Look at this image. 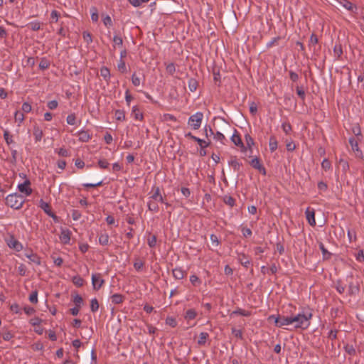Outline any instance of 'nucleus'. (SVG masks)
Wrapping results in <instances>:
<instances>
[{
    "label": "nucleus",
    "mask_w": 364,
    "mask_h": 364,
    "mask_svg": "<svg viewBox=\"0 0 364 364\" xmlns=\"http://www.w3.org/2000/svg\"><path fill=\"white\" fill-rule=\"evenodd\" d=\"M5 200L6 205L15 210L22 208L23 203H25L23 196L18 193L9 194L7 196Z\"/></svg>",
    "instance_id": "f257e3e1"
},
{
    "label": "nucleus",
    "mask_w": 364,
    "mask_h": 364,
    "mask_svg": "<svg viewBox=\"0 0 364 364\" xmlns=\"http://www.w3.org/2000/svg\"><path fill=\"white\" fill-rule=\"evenodd\" d=\"M346 282L348 287V295L350 297L355 296L360 291V286L358 281H355L354 277L350 274L346 277Z\"/></svg>",
    "instance_id": "f03ea898"
},
{
    "label": "nucleus",
    "mask_w": 364,
    "mask_h": 364,
    "mask_svg": "<svg viewBox=\"0 0 364 364\" xmlns=\"http://www.w3.org/2000/svg\"><path fill=\"white\" fill-rule=\"evenodd\" d=\"M312 318V313L311 311L300 313V316L298 319V322L294 325L296 328L306 329L310 326V320Z\"/></svg>",
    "instance_id": "7ed1b4c3"
},
{
    "label": "nucleus",
    "mask_w": 364,
    "mask_h": 364,
    "mask_svg": "<svg viewBox=\"0 0 364 364\" xmlns=\"http://www.w3.org/2000/svg\"><path fill=\"white\" fill-rule=\"evenodd\" d=\"M203 118V114L201 112H198L189 117L188 124L193 129H198L200 127Z\"/></svg>",
    "instance_id": "20e7f679"
},
{
    "label": "nucleus",
    "mask_w": 364,
    "mask_h": 364,
    "mask_svg": "<svg viewBox=\"0 0 364 364\" xmlns=\"http://www.w3.org/2000/svg\"><path fill=\"white\" fill-rule=\"evenodd\" d=\"M48 216L52 218L55 222H58V217L52 211L49 203L45 202L43 199L39 201L38 205Z\"/></svg>",
    "instance_id": "39448f33"
},
{
    "label": "nucleus",
    "mask_w": 364,
    "mask_h": 364,
    "mask_svg": "<svg viewBox=\"0 0 364 364\" xmlns=\"http://www.w3.org/2000/svg\"><path fill=\"white\" fill-rule=\"evenodd\" d=\"M231 141L235 146L240 148L242 152L247 151V147H245V146L244 145L241 139L240 135L236 129H235L234 134L231 136Z\"/></svg>",
    "instance_id": "423d86ee"
},
{
    "label": "nucleus",
    "mask_w": 364,
    "mask_h": 364,
    "mask_svg": "<svg viewBox=\"0 0 364 364\" xmlns=\"http://www.w3.org/2000/svg\"><path fill=\"white\" fill-rule=\"evenodd\" d=\"M249 163L252 168L259 171V173H261L263 176H265L267 174L266 168L261 163V161L259 157L255 156Z\"/></svg>",
    "instance_id": "0eeeda50"
},
{
    "label": "nucleus",
    "mask_w": 364,
    "mask_h": 364,
    "mask_svg": "<svg viewBox=\"0 0 364 364\" xmlns=\"http://www.w3.org/2000/svg\"><path fill=\"white\" fill-rule=\"evenodd\" d=\"M31 181L28 179H26L23 183H20L18 186V190L21 193L25 194L26 196H30L33 190L30 187Z\"/></svg>",
    "instance_id": "6e6552de"
},
{
    "label": "nucleus",
    "mask_w": 364,
    "mask_h": 364,
    "mask_svg": "<svg viewBox=\"0 0 364 364\" xmlns=\"http://www.w3.org/2000/svg\"><path fill=\"white\" fill-rule=\"evenodd\" d=\"M291 320L290 316H284L278 314L275 318V326L277 327H282L284 326L290 325L291 324Z\"/></svg>",
    "instance_id": "1a4fd4ad"
},
{
    "label": "nucleus",
    "mask_w": 364,
    "mask_h": 364,
    "mask_svg": "<svg viewBox=\"0 0 364 364\" xmlns=\"http://www.w3.org/2000/svg\"><path fill=\"white\" fill-rule=\"evenodd\" d=\"M92 283L95 290H99L105 283V280L101 279L100 274H93L92 275Z\"/></svg>",
    "instance_id": "9d476101"
},
{
    "label": "nucleus",
    "mask_w": 364,
    "mask_h": 364,
    "mask_svg": "<svg viewBox=\"0 0 364 364\" xmlns=\"http://www.w3.org/2000/svg\"><path fill=\"white\" fill-rule=\"evenodd\" d=\"M7 245L8 246L15 250L17 252H20L23 249L22 244L17 240L13 235L10 237V238L7 240Z\"/></svg>",
    "instance_id": "9b49d317"
},
{
    "label": "nucleus",
    "mask_w": 364,
    "mask_h": 364,
    "mask_svg": "<svg viewBox=\"0 0 364 364\" xmlns=\"http://www.w3.org/2000/svg\"><path fill=\"white\" fill-rule=\"evenodd\" d=\"M349 144H350L352 150L354 152L360 153V155H357V157L360 158V159H363V155L361 150L359 149L358 140H356L354 137H350L349 139Z\"/></svg>",
    "instance_id": "f8f14e48"
},
{
    "label": "nucleus",
    "mask_w": 364,
    "mask_h": 364,
    "mask_svg": "<svg viewBox=\"0 0 364 364\" xmlns=\"http://www.w3.org/2000/svg\"><path fill=\"white\" fill-rule=\"evenodd\" d=\"M71 232L68 229H63L60 235V240L62 243L67 245L70 241Z\"/></svg>",
    "instance_id": "ddd939ff"
},
{
    "label": "nucleus",
    "mask_w": 364,
    "mask_h": 364,
    "mask_svg": "<svg viewBox=\"0 0 364 364\" xmlns=\"http://www.w3.org/2000/svg\"><path fill=\"white\" fill-rule=\"evenodd\" d=\"M229 166H232L235 171H239L242 166V163L239 162L236 156H230L228 161Z\"/></svg>",
    "instance_id": "4468645a"
},
{
    "label": "nucleus",
    "mask_w": 364,
    "mask_h": 364,
    "mask_svg": "<svg viewBox=\"0 0 364 364\" xmlns=\"http://www.w3.org/2000/svg\"><path fill=\"white\" fill-rule=\"evenodd\" d=\"M334 287L336 288V289L337 290V291L339 294L344 293V291H345V290H346V289L347 287V283L346 282V279L345 280L338 279L334 283Z\"/></svg>",
    "instance_id": "2eb2a0df"
},
{
    "label": "nucleus",
    "mask_w": 364,
    "mask_h": 364,
    "mask_svg": "<svg viewBox=\"0 0 364 364\" xmlns=\"http://www.w3.org/2000/svg\"><path fill=\"white\" fill-rule=\"evenodd\" d=\"M237 259H238L239 262L243 267H245L246 268H247L250 266V264H251V261H250L249 257L244 253L238 254Z\"/></svg>",
    "instance_id": "dca6fc26"
},
{
    "label": "nucleus",
    "mask_w": 364,
    "mask_h": 364,
    "mask_svg": "<svg viewBox=\"0 0 364 364\" xmlns=\"http://www.w3.org/2000/svg\"><path fill=\"white\" fill-rule=\"evenodd\" d=\"M306 220H308L309 223L312 225V226H314L316 225V220H315V212L314 210L312 209V210H310L309 208H308L306 210Z\"/></svg>",
    "instance_id": "f3484780"
},
{
    "label": "nucleus",
    "mask_w": 364,
    "mask_h": 364,
    "mask_svg": "<svg viewBox=\"0 0 364 364\" xmlns=\"http://www.w3.org/2000/svg\"><path fill=\"white\" fill-rule=\"evenodd\" d=\"M77 135L79 137V141L82 142H87L92 138V135L87 130H81L78 132Z\"/></svg>",
    "instance_id": "a211bd4d"
},
{
    "label": "nucleus",
    "mask_w": 364,
    "mask_h": 364,
    "mask_svg": "<svg viewBox=\"0 0 364 364\" xmlns=\"http://www.w3.org/2000/svg\"><path fill=\"white\" fill-rule=\"evenodd\" d=\"M33 136L36 142L41 141L43 136V130L38 125L33 126Z\"/></svg>",
    "instance_id": "6ab92c4d"
},
{
    "label": "nucleus",
    "mask_w": 364,
    "mask_h": 364,
    "mask_svg": "<svg viewBox=\"0 0 364 364\" xmlns=\"http://www.w3.org/2000/svg\"><path fill=\"white\" fill-rule=\"evenodd\" d=\"M26 257L36 265H41V257L37 254L33 253L32 250H31V255H26Z\"/></svg>",
    "instance_id": "aec40b11"
},
{
    "label": "nucleus",
    "mask_w": 364,
    "mask_h": 364,
    "mask_svg": "<svg viewBox=\"0 0 364 364\" xmlns=\"http://www.w3.org/2000/svg\"><path fill=\"white\" fill-rule=\"evenodd\" d=\"M172 274L176 279H182L186 274V272L181 267H176L173 269Z\"/></svg>",
    "instance_id": "412c9836"
},
{
    "label": "nucleus",
    "mask_w": 364,
    "mask_h": 364,
    "mask_svg": "<svg viewBox=\"0 0 364 364\" xmlns=\"http://www.w3.org/2000/svg\"><path fill=\"white\" fill-rule=\"evenodd\" d=\"M132 115L135 119L143 120L144 115L140 109L137 106H134L132 109Z\"/></svg>",
    "instance_id": "4be33fe9"
},
{
    "label": "nucleus",
    "mask_w": 364,
    "mask_h": 364,
    "mask_svg": "<svg viewBox=\"0 0 364 364\" xmlns=\"http://www.w3.org/2000/svg\"><path fill=\"white\" fill-rule=\"evenodd\" d=\"M100 75L108 84L111 77L109 69L105 66L102 67L100 68Z\"/></svg>",
    "instance_id": "5701e85b"
},
{
    "label": "nucleus",
    "mask_w": 364,
    "mask_h": 364,
    "mask_svg": "<svg viewBox=\"0 0 364 364\" xmlns=\"http://www.w3.org/2000/svg\"><path fill=\"white\" fill-rule=\"evenodd\" d=\"M72 301L75 304V306L82 308V305L84 304V300L82 297L78 294H75V295L72 294Z\"/></svg>",
    "instance_id": "b1692460"
},
{
    "label": "nucleus",
    "mask_w": 364,
    "mask_h": 364,
    "mask_svg": "<svg viewBox=\"0 0 364 364\" xmlns=\"http://www.w3.org/2000/svg\"><path fill=\"white\" fill-rule=\"evenodd\" d=\"M338 167H341L342 171L346 174L350 168L348 162L343 158H341L338 160Z\"/></svg>",
    "instance_id": "393cba45"
},
{
    "label": "nucleus",
    "mask_w": 364,
    "mask_h": 364,
    "mask_svg": "<svg viewBox=\"0 0 364 364\" xmlns=\"http://www.w3.org/2000/svg\"><path fill=\"white\" fill-rule=\"evenodd\" d=\"M153 189H154V193L151 196V198L159 200L161 203H164V199L161 195L159 187H154Z\"/></svg>",
    "instance_id": "a878e982"
},
{
    "label": "nucleus",
    "mask_w": 364,
    "mask_h": 364,
    "mask_svg": "<svg viewBox=\"0 0 364 364\" xmlns=\"http://www.w3.org/2000/svg\"><path fill=\"white\" fill-rule=\"evenodd\" d=\"M125 299V296L120 294H114L111 296L112 302L114 304H122Z\"/></svg>",
    "instance_id": "bb28decb"
},
{
    "label": "nucleus",
    "mask_w": 364,
    "mask_h": 364,
    "mask_svg": "<svg viewBox=\"0 0 364 364\" xmlns=\"http://www.w3.org/2000/svg\"><path fill=\"white\" fill-rule=\"evenodd\" d=\"M278 142L275 136L272 135L269 138V146L271 152H274L277 149Z\"/></svg>",
    "instance_id": "cd10ccee"
},
{
    "label": "nucleus",
    "mask_w": 364,
    "mask_h": 364,
    "mask_svg": "<svg viewBox=\"0 0 364 364\" xmlns=\"http://www.w3.org/2000/svg\"><path fill=\"white\" fill-rule=\"evenodd\" d=\"M245 139L247 144V146H245V147H247V150L249 149L250 151H252V147L255 145L253 138L248 133H247L245 134Z\"/></svg>",
    "instance_id": "c85d7f7f"
},
{
    "label": "nucleus",
    "mask_w": 364,
    "mask_h": 364,
    "mask_svg": "<svg viewBox=\"0 0 364 364\" xmlns=\"http://www.w3.org/2000/svg\"><path fill=\"white\" fill-rule=\"evenodd\" d=\"M251 314H252L251 311H246V310L242 309L240 308H237L236 310L233 311L231 313V316L240 315V316H246V317L251 316Z\"/></svg>",
    "instance_id": "c756f323"
},
{
    "label": "nucleus",
    "mask_w": 364,
    "mask_h": 364,
    "mask_svg": "<svg viewBox=\"0 0 364 364\" xmlns=\"http://www.w3.org/2000/svg\"><path fill=\"white\" fill-rule=\"evenodd\" d=\"M188 86L191 92H195L198 86V82L195 78H190L188 82Z\"/></svg>",
    "instance_id": "7c9ffc66"
},
{
    "label": "nucleus",
    "mask_w": 364,
    "mask_h": 364,
    "mask_svg": "<svg viewBox=\"0 0 364 364\" xmlns=\"http://www.w3.org/2000/svg\"><path fill=\"white\" fill-rule=\"evenodd\" d=\"M319 249L322 252L323 255V259H329L331 257V253L329 252L325 247L324 245L322 242H320L319 245Z\"/></svg>",
    "instance_id": "2f4dec72"
},
{
    "label": "nucleus",
    "mask_w": 364,
    "mask_h": 364,
    "mask_svg": "<svg viewBox=\"0 0 364 364\" xmlns=\"http://www.w3.org/2000/svg\"><path fill=\"white\" fill-rule=\"evenodd\" d=\"M72 282L77 287H82L85 283V280L80 275L74 276L72 278Z\"/></svg>",
    "instance_id": "473e14b6"
},
{
    "label": "nucleus",
    "mask_w": 364,
    "mask_h": 364,
    "mask_svg": "<svg viewBox=\"0 0 364 364\" xmlns=\"http://www.w3.org/2000/svg\"><path fill=\"white\" fill-rule=\"evenodd\" d=\"M341 4L344 8H346L348 11H353L354 9L357 10L356 6L348 0H343L342 1H341Z\"/></svg>",
    "instance_id": "72a5a7b5"
},
{
    "label": "nucleus",
    "mask_w": 364,
    "mask_h": 364,
    "mask_svg": "<svg viewBox=\"0 0 364 364\" xmlns=\"http://www.w3.org/2000/svg\"><path fill=\"white\" fill-rule=\"evenodd\" d=\"M208 337H209V334L207 332H201L199 335L198 344L199 346L205 345Z\"/></svg>",
    "instance_id": "f704fd0d"
},
{
    "label": "nucleus",
    "mask_w": 364,
    "mask_h": 364,
    "mask_svg": "<svg viewBox=\"0 0 364 364\" xmlns=\"http://www.w3.org/2000/svg\"><path fill=\"white\" fill-rule=\"evenodd\" d=\"M109 237L107 233L101 234L99 236V243L101 245H103V246L107 245L109 244Z\"/></svg>",
    "instance_id": "c9c22d12"
},
{
    "label": "nucleus",
    "mask_w": 364,
    "mask_h": 364,
    "mask_svg": "<svg viewBox=\"0 0 364 364\" xmlns=\"http://www.w3.org/2000/svg\"><path fill=\"white\" fill-rule=\"evenodd\" d=\"M196 316H197V312L196 311V310L193 309H190L186 311L184 317L186 320H193V319L196 318Z\"/></svg>",
    "instance_id": "e433bc0d"
},
{
    "label": "nucleus",
    "mask_w": 364,
    "mask_h": 364,
    "mask_svg": "<svg viewBox=\"0 0 364 364\" xmlns=\"http://www.w3.org/2000/svg\"><path fill=\"white\" fill-rule=\"evenodd\" d=\"M50 64V61L48 59H46V58H41L40 63L38 65L39 69L41 70H46L49 68Z\"/></svg>",
    "instance_id": "4c0bfd02"
},
{
    "label": "nucleus",
    "mask_w": 364,
    "mask_h": 364,
    "mask_svg": "<svg viewBox=\"0 0 364 364\" xmlns=\"http://www.w3.org/2000/svg\"><path fill=\"white\" fill-rule=\"evenodd\" d=\"M114 117L117 121H124L125 112L122 109H117L114 112Z\"/></svg>",
    "instance_id": "58836bf2"
},
{
    "label": "nucleus",
    "mask_w": 364,
    "mask_h": 364,
    "mask_svg": "<svg viewBox=\"0 0 364 364\" xmlns=\"http://www.w3.org/2000/svg\"><path fill=\"white\" fill-rule=\"evenodd\" d=\"M223 202L230 206L231 208L235 205V199L230 196H225L223 197Z\"/></svg>",
    "instance_id": "ea45409f"
},
{
    "label": "nucleus",
    "mask_w": 364,
    "mask_h": 364,
    "mask_svg": "<svg viewBox=\"0 0 364 364\" xmlns=\"http://www.w3.org/2000/svg\"><path fill=\"white\" fill-rule=\"evenodd\" d=\"M99 309V302L96 298H93L90 301V311L93 313L97 311Z\"/></svg>",
    "instance_id": "a19ab883"
},
{
    "label": "nucleus",
    "mask_w": 364,
    "mask_h": 364,
    "mask_svg": "<svg viewBox=\"0 0 364 364\" xmlns=\"http://www.w3.org/2000/svg\"><path fill=\"white\" fill-rule=\"evenodd\" d=\"M345 351L350 355H355L356 354V350L353 346L346 344L343 347Z\"/></svg>",
    "instance_id": "79ce46f5"
},
{
    "label": "nucleus",
    "mask_w": 364,
    "mask_h": 364,
    "mask_svg": "<svg viewBox=\"0 0 364 364\" xmlns=\"http://www.w3.org/2000/svg\"><path fill=\"white\" fill-rule=\"evenodd\" d=\"M42 23L38 21L30 22L28 26L31 28V29L33 31H37L41 29Z\"/></svg>",
    "instance_id": "37998d69"
},
{
    "label": "nucleus",
    "mask_w": 364,
    "mask_h": 364,
    "mask_svg": "<svg viewBox=\"0 0 364 364\" xmlns=\"http://www.w3.org/2000/svg\"><path fill=\"white\" fill-rule=\"evenodd\" d=\"M318 43V37L316 34L312 33L310 36L309 46L311 48V47H314Z\"/></svg>",
    "instance_id": "c03bdc74"
},
{
    "label": "nucleus",
    "mask_w": 364,
    "mask_h": 364,
    "mask_svg": "<svg viewBox=\"0 0 364 364\" xmlns=\"http://www.w3.org/2000/svg\"><path fill=\"white\" fill-rule=\"evenodd\" d=\"M213 138L215 140L220 141L223 144H225V141H226L225 136L220 132L214 133Z\"/></svg>",
    "instance_id": "a18cd8bd"
},
{
    "label": "nucleus",
    "mask_w": 364,
    "mask_h": 364,
    "mask_svg": "<svg viewBox=\"0 0 364 364\" xmlns=\"http://www.w3.org/2000/svg\"><path fill=\"white\" fill-rule=\"evenodd\" d=\"M4 138L5 139L6 143L8 145H10L11 144L14 143L12 136L10 134L9 132L7 129L4 131Z\"/></svg>",
    "instance_id": "49530a36"
},
{
    "label": "nucleus",
    "mask_w": 364,
    "mask_h": 364,
    "mask_svg": "<svg viewBox=\"0 0 364 364\" xmlns=\"http://www.w3.org/2000/svg\"><path fill=\"white\" fill-rule=\"evenodd\" d=\"M195 141H196L198 144V145L200 146V148H202V149L207 148L210 144V141H206L201 139L198 137L196 138Z\"/></svg>",
    "instance_id": "de8ad7c7"
},
{
    "label": "nucleus",
    "mask_w": 364,
    "mask_h": 364,
    "mask_svg": "<svg viewBox=\"0 0 364 364\" xmlns=\"http://www.w3.org/2000/svg\"><path fill=\"white\" fill-rule=\"evenodd\" d=\"M147 206H148L149 210H150L153 213H157L159 210V205L156 203L152 202V201H149Z\"/></svg>",
    "instance_id": "09e8293b"
},
{
    "label": "nucleus",
    "mask_w": 364,
    "mask_h": 364,
    "mask_svg": "<svg viewBox=\"0 0 364 364\" xmlns=\"http://www.w3.org/2000/svg\"><path fill=\"white\" fill-rule=\"evenodd\" d=\"M190 281L194 287H198L201 284L200 279L196 274H193L190 277Z\"/></svg>",
    "instance_id": "8fccbe9b"
},
{
    "label": "nucleus",
    "mask_w": 364,
    "mask_h": 364,
    "mask_svg": "<svg viewBox=\"0 0 364 364\" xmlns=\"http://www.w3.org/2000/svg\"><path fill=\"white\" fill-rule=\"evenodd\" d=\"M144 265V262L140 260L139 258H136L135 262H134V267L137 272H139L142 269Z\"/></svg>",
    "instance_id": "3c124183"
},
{
    "label": "nucleus",
    "mask_w": 364,
    "mask_h": 364,
    "mask_svg": "<svg viewBox=\"0 0 364 364\" xmlns=\"http://www.w3.org/2000/svg\"><path fill=\"white\" fill-rule=\"evenodd\" d=\"M150 0H128L129 3L134 7H139L144 3H147Z\"/></svg>",
    "instance_id": "603ef678"
},
{
    "label": "nucleus",
    "mask_w": 364,
    "mask_h": 364,
    "mask_svg": "<svg viewBox=\"0 0 364 364\" xmlns=\"http://www.w3.org/2000/svg\"><path fill=\"white\" fill-rule=\"evenodd\" d=\"M66 122L70 125H75L76 124V116L75 113L69 114L66 118Z\"/></svg>",
    "instance_id": "864d4df0"
},
{
    "label": "nucleus",
    "mask_w": 364,
    "mask_h": 364,
    "mask_svg": "<svg viewBox=\"0 0 364 364\" xmlns=\"http://www.w3.org/2000/svg\"><path fill=\"white\" fill-rule=\"evenodd\" d=\"M82 36H83L84 41L87 44H90V43H91L92 42V34L89 31H84L82 33Z\"/></svg>",
    "instance_id": "5fc2aeb1"
},
{
    "label": "nucleus",
    "mask_w": 364,
    "mask_h": 364,
    "mask_svg": "<svg viewBox=\"0 0 364 364\" xmlns=\"http://www.w3.org/2000/svg\"><path fill=\"white\" fill-rule=\"evenodd\" d=\"M117 68H118L119 71H120L122 73H125L127 72L126 64L123 60H122V59L119 60L118 65H117Z\"/></svg>",
    "instance_id": "6e6d98bb"
},
{
    "label": "nucleus",
    "mask_w": 364,
    "mask_h": 364,
    "mask_svg": "<svg viewBox=\"0 0 364 364\" xmlns=\"http://www.w3.org/2000/svg\"><path fill=\"white\" fill-rule=\"evenodd\" d=\"M29 301L32 304H37L38 303V291L35 290L31 292V294L29 296Z\"/></svg>",
    "instance_id": "4d7b16f0"
},
{
    "label": "nucleus",
    "mask_w": 364,
    "mask_h": 364,
    "mask_svg": "<svg viewBox=\"0 0 364 364\" xmlns=\"http://www.w3.org/2000/svg\"><path fill=\"white\" fill-rule=\"evenodd\" d=\"M166 324L174 328L177 325V322L175 318L171 316H168L166 319Z\"/></svg>",
    "instance_id": "13d9d810"
},
{
    "label": "nucleus",
    "mask_w": 364,
    "mask_h": 364,
    "mask_svg": "<svg viewBox=\"0 0 364 364\" xmlns=\"http://www.w3.org/2000/svg\"><path fill=\"white\" fill-rule=\"evenodd\" d=\"M296 94L302 100H305L306 94L304 89L301 87L296 86Z\"/></svg>",
    "instance_id": "bf43d9fd"
},
{
    "label": "nucleus",
    "mask_w": 364,
    "mask_h": 364,
    "mask_svg": "<svg viewBox=\"0 0 364 364\" xmlns=\"http://www.w3.org/2000/svg\"><path fill=\"white\" fill-rule=\"evenodd\" d=\"M282 128L286 134H289L292 130L291 125L289 123H283L282 124Z\"/></svg>",
    "instance_id": "052dcab7"
},
{
    "label": "nucleus",
    "mask_w": 364,
    "mask_h": 364,
    "mask_svg": "<svg viewBox=\"0 0 364 364\" xmlns=\"http://www.w3.org/2000/svg\"><path fill=\"white\" fill-rule=\"evenodd\" d=\"M147 243L150 247H154L156 245V236L153 235L149 237L147 240Z\"/></svg>",
    "instance_id": "680f3d73"
},
{
    "label": "nucleus",
    "mask_w": 364,
    "mask_h": 364,
    "mask_svg": "<svg viewBox=\"0 0 364 364\" xmlns=\"http://www.w3.org/2000/svg\"><path fill=\"white\" fill-rule=\"evenodd\" d=\"M321 167L325 171H328L331 168V164L330 161L327 159H324L321 162Z\"/></svg>",
    "instance_id": "e2e57ef3"
},
{
    "label": "nucleus",
    "mask_w": 364,
    "mask_h": 364,
    "mask_svg": "<svg viewBox=\"0 0 364 364\" xmlns=\"http://www.w3.org/2000/svg\"><path fill=\"white\" fill-rule=\"evenodd\" d=\"M333 52L338 58H340L343 54L341 45H336L333 48Z\"/></svg>",
    "instance_id": "0e129e2a"
},
{
    "label": "nucleus",
    "mask_w": 364,
    "mask_h": 364,
    "mask_svg": "<svg viewBox=\"0 0 364 364\" xmlns=\"http://www.w3.org/2000/svg\"><path fill=\"white\" fill-rule=\"evenodd\" d=\"M43 320L39 317H35L30 319L29 323L31 326H39L42 323Z\"/></svg>",
    "instance_id": "69168bd1"
},
{
    "label": "nucleus",
    "mask_w": 364,
    "mask_h": 364,
    "mask_svg": "<svg viewBox=\"0 0 364 364\" xmlns=\"http://www.w3.org/2000/svg\"><path fill=\"white\" fill-rule=\"evenodd\" d=\"M14 118L16 122L21 123L24 120V115L19 111H16L14 114Z\"/></svg>",
    "instance_id": "338daca9"
},
{
    "label": "nucleus",
    "mask_w": 364,
    "mask_h": 364,
    "mask_svg": "<svg viewBox=\"0 0 364 364\" xmlns=\"http://www.w3.org/2000/svg\"><path fill=\"white\" fill-rule=\"evenodd\" d=\"M103 23L105 26L109 27L112 25V18L109 15H106L102 18Z\"/></svg>",
    "instance_id": "774afa93"
}]
</instances>
